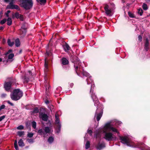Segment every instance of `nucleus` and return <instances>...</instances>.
Instances as JSON below:
<instances>
[{"label":"nucleus","instance_id":"52","mask_svg":"<svg viewBox=\"0 0 150 150\" xmlns=\"http://www.w3.org/2000/svg\"><path fill=\"white\" fill-rule=\"evenodd\" d=\"M7 95L6 93H2L1 95V97L2 98H5L6 97Z\"/></svg>","mask_w":150,"mask_h":150},{"label":"nucleus","instance_id":"44","mask_svg":"<svg viewBox=\"0 0 150 150\" xmlns=\"http://www.w3.org/2000/svg\"><path fill=\"white\" fill-rule=\"evenodd\" d=\"M110 129L113 132H115L116 133L118 132L117 129L112 126L110 128Z\"/></svg>","mask_w":150,"mask_h":150},{"label":"nucleus","instance_id":"38","mask_svg":"<svg viewBox=\"0 0 150 150\" xmlns=\"http://www.w3.org/2000/svg\"><path fill=\"white\" fill-rule=\"evenodd\" d=\"M23 79L24 80V83H27L28 82L29 80V79L25 76H24L23 77Z\"/></svg>","mask_w":150,"mask_h":150},{"label":"nucleus","instance_id":"9","mask_svg":"<svg viewBox=\"0 0 150 150\" xmlns=\"http://www.w3.org/2000/svg\"><path fill=\"white\" fill-rule=\"evenodd\" d=\"M11 84L12 83L11 82H5L4 87L6 91H9L11 90Z\"/></svg>","mask_w":150,"mask_h":150},{"label":"nucleus","instance_id":"40","mask_svg":"<svg viewBox=\"0 0 150 150\" xmlns=\"http://www.w3.org/2000/svg\"><path fill=\"white\" fill-rule=\"evenodd\" d=\"M144 46H149V40L148 38H146L145 39Z\"/></svg>","mask_w":150,"mask_h":150},{"label":"nucleus","instance_id":"64","mask_svg":"<svg viewBox=\"0 0 150 150\" xmlns=\"http://www.w3.org/2000/svg\"><path fill=\"white\" fill-rule=\"evenodd\" d=\"M12 18H15V14H12Z\"/></svg>","mask_w":150,"mask_h":150},{"label":"nucleus","instance_id":"60","mask_svg":"<svg viewBox=\"0 0 150 150\" xmlns=\"http://www.w3.org/2000/svg\"><path fill=\"white\" fill-rule=\"evenodd\" d=\"M45 103L46 104H48L49 103V101L48 100H46L45 101Z\"/></svg>","mask_w":150,"mask_h":150},{"label":"nucleus","instance_id":"35","mask_svg":"<svg viewBox=\"0 0 150 150\" xmlns=\"http://www.w3.org/2000/svg\"><path fill=\"white\" fill-rule=\"evenodd\" d=\"M55 123L56 124H59V120L58 115H57L56 114L55 115Z\"/></svg>","mask_w":150,"mask_h":150},{"label":"nucleus","instance_id":"53","mask_svg":"<svg viewBox=\"0 0 150 150\" xmlns=\"http://www.w3.org/2000/svg\"><path fill=\"white\" fill-rule=\"evenodd\" d=\"M46 55L48 56H50L51 55H52V54L50 52L46 51Z\"/></svg>","mask_w":150,"mask_h":150},{"label":"nucleus","instance_id":"15","mask_svg":"<svg viewBox=\"0 0 150 150\" xmlns=\"http://www.w3.org/2000/svg\"><path fill=\"white\" fill-rule=\"evenodd\" d=\"M62 63L63 65L68 64L69 63L68 60L65 58H62L61 59Z\"/></svg>","mask_w":150,"mask_h":150},{"label":"nucleus","instance_id":"3","mask_svg":"<svg viewBox=\"0 0 150 150\" xmlns=\"http://www.w3.org/2000/svg\"><path fill=\"white\" fill-rule=\"evenodd\" d=\"M21 6L26 10L31 9L33 5L32 0H19Z\"/></svg>","mask_w":150,"mask_h":150},{"label":"nucleus","instance_id":"13","mask_svg":"<svg viewBox=\"0 0 150 150\" xmlns=\"http://www.w3.org/2000/svg\"><path fill=\"white\" fill-rule=\"evenodd\" d=\"M108 8L109 6L107 4H106L104 7L105 13L107 15H109L110 16H112L111 14V11Z\"/></svg>","mask_w":150,"mask_h":150},{"label":"nucleus","instance_id":"41","mask_svg":"<svg viewBox=\"0 0 150 150\" xmlns=\"http://www.w3.org/2000/svg\"><path fill=\"white\" fill-rule=\"evenodd\" d=\"M90 146V142L89 141H87L86 144L85 148L86 149H88Z\"/></svg>","mask_w":150,"mask_h":150},{"label":"nucleus","instance_id":"43","mask_svg":"<svg viewBox=\"0 0 150 150\" xmlns=\"http://www.w3.org/2000/svg\"><path fill=\"white\" fill-rule=\"evenodd\" d=\"M21 28L23 30H26L27 29V28L26 26V24L25 23H23L22 25Z\"/></svg>","mask_w":150,"mask_h":150},{"label":"nucleus","instance_id":"47","mask_svg":"<svg viewBox=\"0 0 150 150\" xmlns=\"http://www.w3.org/2000/svg\"><path fill=\"white\" fill-rule=\"evenodd\" d=\"M33 135H34L33 133H32L29 132L28 133L27 135L28 137L31 138L33 137Z\"/></svg>","mask_w":150,"mask_h":150},{"label":"nucleus","instance_id":"6","mask_svg":"<svg viewBox=\"0 0 150 150\" xmlns=\"http://www.w3.org/2000/svg\"><path fill=\"white\" fill-rule=\"evenodd\" d=\"M120 142L123 144H126L127 146H131L130 141L128 137L127 136H120Z\"/></svg>","mask_w":150,"mask_h":150},{"label":"nucleus","instance_id":"17","mask_svg":"<svg viewBox=\"0 0 150 150\" xmlns=\"http://www.w3.org/2000/svg\"><path fill=\"white\" fill-rule=\"evenodd\" d=\"M63 47L64 50L66 52L69 50L70 49V47L69 45L66 43L63 45Z\"/></svg>","mask_w":150,"mask_h":150},{"label":"nucleus","instance_id":"54","mask_svg":"<svg viewBox=\"0 0 150 150\" xmlns=\"http://www.w3.org/2000/svg\"><path fill=\"white\" fill-rule=\"evenodd\" d=\"M149 46H144V49L147 52L149 49Z\"/></svg>","mask_w":150,"mask_h":150},{"label":"nucleus","instance_id":"27","mask_svg":"<svg viewBox=\"0 0 150 150\" xmlns=\"http://www.w3.org/2000/svg\"><path fill=\"white\" fill-rule=\"evenodd\" d=\"M112 127L110 123H106L104 127L106 129H110V128Z\"/></svg>","mask_w":150,"mask_h":150},{"label":"nucleus","instance_id":"11","mask_svg":"<svg viewBox=\"0 0 150 150\" xmlns=\"http://www.w3.org/2000/svg\"><path fill=\"white\" fill-rule=\"evenodd\" d=\"M15 16L16 19H19L21 21H23L24 20L23 16L20 14L18 12H16L15 13Z\"/></svg>","mask_w":150,"mask_h":150},{"label":"nucleus","instance_id":"61","mask_svg":"<svg viewBox=\"0 0 150 150\" xmlns=\"http://www.w3.org/2000/svg\"><path fill=\"white\" fill-rule=\"evenodd\" d=\"M12 50H11V49H10L8 51V53H11V52H12Z\"/></svg>","mask_w":150,"mask_h":150},{"label":"nucleus","instance_id":"29","mask_svg":"<svg viewBox=\"0 0 150 150\" xmlns=\"http://www.w3.org/2000/svg\"><path fill=\"white\" fill-rule=\"evenodd\" d=\"M45 132V134L49 133L50 132V129L49 127H45L44 129Z\"/></svg>","mask_w":150,"mask_h":150},{"label":"nucleus","instance_id":"5","mask_svg":"<svg viewBox=\"0 0 150 150\" xmlns=\"http://www.w3.org/2000/svg\"><path fill=\"white\" fill-rule=\"evenodd\" d=\"M104 138L108 141L115 140L116 139V137L115 136H113V134L110 132H106Z\"/></svg>","mask_w":150,"mask_h":150},{"label":"nucleus","instance_id":"62","mask_svg":"<svg viewBox=\"0 0 150 150\" xmlns=\"http://www.w3.org/2000/svg\"><path fill=\"white\" fill-rule=\"evenodd\" d=\"M5 42V40L4 38H3L2 40V43L3 44H4Z\"/></svg>","mask_w":150,"mask_h":150},{"label":"nucleus","instance_id":"39","mask_svg":"<svg viewBox=\"0 0 150 150\" xmlns=\"http://www.w3.org/2000/svg\"><path fill=\"white\" fill-rule=\"evenodd\" d=\"M17 133L20 137H21L24 135V131H18Z\"/></svg>","mask_w":150,"mask_h":150},{"label":"nucleus","instance_id":"55","mask_svg":"<svg viewBox=\"0 0 150 150\" xmlns=\"http://www.w3.org/2000/svg\"><path fill=\"white\" fill-rule=\"evenodd\" d=\"M11 12L10 10L8 11L6 13H5V15L7 17H9V13Z\"/></svg>","mask_w":150,"mask_h":150},{"label":"nucleus","instance_id":"1","mask_svg":"<svg viewBox=\"0 0 150 150\" xmlns=\"http://www.w3.org/2000/svg\"><path fill=\"white\" fill-rule=\"evenodd\" d=\"M71 62L74 64V70L78 76H79L81 72L82 67L81 63L79 61V59L76 55H71L70 57Z\"/></svg>","mask_w":150,"mask_h":150},{"label":"nucleus","instance_id":"19","mask_svg":"<svg viewBox=\"0 0 150 150\" xmlns=\"http://www.w3.org/2000/svg\"><path fill=\"white\" fill-rule=\"evenodd\" d=\"M26 33V30H23L21 29L19 30V33L22 36L24 37Z\"/></svg>","mask_w":150,"mask_h":150},{"label":"nucleus","instance_id":"28","mask_svg":"<svg viewBox=\"0 0 150 150\" xmlns=\"http://www.w3.org/2000/svg\"><path fill=\"white\" fill-rule=\"evenodd\" d=\"M48 62L45 59L44 66L45 67V70L46 71H48Z\"/></svg>","mask_w":150,"mask_h":150},{"label":"nucleus","instance_id":"45","mask_svg":"<svg viewBox=\"0 0 150 150\" xmlns=\"http://www.w3.org/2000/svg\"><path fill=\"white\" fill-rule=\"evenodd\" d=\"M32 126L35 129L36 126V123L35 122L33 121L32 122Z\"/></svg>","mask_w":150,"mask_h":150},{"label":"nucleus","instance_id":"24","mask_svg":"<svg viewBox=\"0 0 150 150\" xmlns=\"http://www.w3.org/2000/svg\"><path fill=\"white\" fill-rule=\"evenodd\" d=\"M61 128V125L60 124H57L56 125V129L57 133H59L60 131Z\"/></svg>","mask_w":150,"mask_h":150},{"label":"nucleus","instance_id":"56","mask_svg":"<svg viewBox=\"0 0 150 150\" xmlns=\"http://www.w3.org/2000/svg\"><path fill=\"white\" fill-rule=\"evenodd\" d=\"M5 106L4 105H2L0 107V111L3 109L5 108Z\"/></svg>","mask_w":150,"mask_h":150},{"label":"nucleus","instance_id":"22","mask_svg":"<svg viewBox=\"0 0 150 150\" xmlns=\"http://www.w3.org/2000/svg\"><path fill=\"white\" fill-rule=\"evenodd\" d=\"M7 21V24L8 25H11L12 23V20L11 18L10 17H8V19H6Z\"/></svg>","mask_w":150,"mask_h":150},{"label":"nucleus","instance_id":"18","mask_svg":"<svg viewBox=\"0 0 150 150\" xmlns=\"http://www.w3.org/2000/svg\"><path fill=\"white\" fill-rule=\"evenodd\" d=\"M18 144L20 147H22L25 146V144L22 139H20L18 142Z\"/></svg>","mask_w":150,"mask_h":150},{"label":"nucleus","instance_id":"20","mask_svg":"<svg viewBox=\"0 0 150 150\" xmlns=\"http://www.w3.org/2000/svg\"><path fill=\"white\" fill-rule=\"evenodd\" d=\"M36 1L41 5H44L47 2V0H36Z\"/></svg>","mask_w":150,"mask_h":150},{"label":"nucleus","instance_id":"10","mask_svg":"<svg viewBox=\"0 0 150 150\" xmlns=\"http://www.w3.org/2000/svg\"><path fill=\"white\" fill-rule=\"evenodd\" d=\"M105 147V143H100V141L96 146V148L99 150H100Z\"/></svg>","mask_w":150,"mask_h":150},{"label":"nucleus","instance_id":"59","mask_svg":"<svg viewBox=\"0 0 150 150\" xmlns=\"http://www.w3.org/2000/svg\"><path fill=\"white\" fill-rule=\"evenodd\" d=\"M5 117V115H3L0 117V122L3 119H4Z\"/></svg>","mask_w":150,"mask_h":150},{"label":"nucleus","instance_id":"12","mask_svg":"<svg viewBox=\"0 0 150 150\" xmlns=\"http://www.w3.org/2000/svg\"><path fill=\"white\" fill-rule=\"evenodd\" d=\"M40 117L43 121H47L48 120V117L45 113L42 112L40 114Z\"/></svg>","mask_w":150,"mask_h":150},{"label":"nucleus","instance_id":"58","mask_svg":"<svg viewBox=\"0 0 150 150\" xmlns=\"http://www.w3.org/2000/svg\"><path fill=\"white\" fill-rule=\"evenodd\" d=\"M6 102L7 103H8V104L12 106H13L14 105V104L13 103L11 102L9 100H7L6 101Z\"/></svg>","mask_w":150,"mask_h":150},{"label":"nucleus","instance_id":"37","mask_svg":"<svg viewBox=\"0 0 150 150\" xmlns=\"http://www.w3.org/2000/svg\"><path fill=\"white\" fill-rule=\"evenodd\" d=\"M14 147L16 150H19L18 148V146L17 145V140H16L15 141L14 143Z\"/></svg>","mask_w":150,"mask_h":150},{"label":"nucleus","instance_id":"42","mask_svg":"<svg viewBox=\"0 0 150 150\" xmlns=\"http://www.w3.org/2000/svg\"><path fill=\"white\" fill-rule=\"evenodd\" d=\"M138 13L139 14L140 16L142 15L143 13V11L141 8H139L138 9Z\"/></svg>","mask_w":150,"mask_h":150},{"label":"nucleus","instance_id":"50","mask_svg":"<svg viewBox=\"0 0 150 150\" xmlns=\"http://www.w3.org/2000/svg\"><path fill=\"white\" fill-rule=\"evenodd\" d=\"M6 21V18H4L3 20L1 21L0 23L1 25H3L5 23Z\"/></svg>","mask_w":150,"mask_h":150},{"label":"nucleus","instance_id":"63","mask_svg":"<svg viewBox=\"0 0 150 150\" xmlns=\"http://www.w3.org/2000/svg\"><path fill=\"white\" fill-rule=\"evenodd\" d=\"M4 29V27L2 26H0V30H3Z\"/></svg>","mask_w":150,"mask_h":150},{"label":"nucleus","instance_id":"23","mask_svg":"<svg viewBox=\"0 0 150 150\" xmlns=\"http://www.w3.org/2000/svg\"><path fill=\"white\" fill-rule=\"evenodd\" d=\"M16 0H4V1L6 3H8L9 2H10L9 3V5H10L14 4Z\"/></svg>","mask_w":150,"mask_h":150},{"label":"nucleus","instance_id":"34","mask_svg":"<svg viewBox=\"0 0 150 150\" xmlns=\"http://www.w3.org/2000/svg\"><path fill=\"white\" fill-rule=\"evenodd\" d=\"M142 7L143 9L145 11L146 10L148 9V7L147 5L144 3H143Z\"/></svg>","mask_w":150,"mask_h":150},{"label":"nucleus","instance_id":"32","mask_svg":"<svg viewBox=\"0 0 150 150\" xmlns=\"http://www.w3.org/2000/svg\"><path fill=\"white\" fill-rule=\"evenodd\" d=\"M39 112V110L38 107L35 108L32 111V113H37Z\"/></svg>","mask_w":150,"mask_h":150},{"label":"nucleus","instance_id":"7","mask_svg":"<svg viewBox=\"0 0 150 150\" xmlns=\"http://www.w3.org/2000/svg\"><path fill=\"white\" fill-rule=\"evenodd\" d=\"M6 8L7 9H15L18 11L20 10V7L18 5L14 4L7 5L6 7Z\"/></svg>","mask_w":150,"mask_h":150},{"label":"nucleus","instance_id":"14","mask_svg":"<svg viewBox=\"0 0 150 150\" xmlns=\"http://www.w3.org/2000/svg\"><path fill=\"white\" fill-rule=\"evenodd\" d=\"M139 148L141 149L142 150H150V148L146 147L145 145L143 143H141L139 145Z\"/></svg>","mask_w":150,"mask_h":150},{"label":"nucleus","instance_id":"16","mask_svg":"<svg viewBox=\"0 0 150 150\" xmlns=\"http://www.w3.org/2000/svg\"><path fill=\"white\" fill-rule=\"evenodd\" d=\"M14 56V54L13 53L10 54L8 56V59L6 60V62H8V61H10V62H12V60H10L9 59H11L13 58Z\"/></svg>","mask_w":150,"mask_h":150},{"label":"nucleus","instance_id":"33","mask_svg":"<svg viewBox=\"0 0 150 150\" xmlns=\"http://www.w3.org/2000/svg\"><path fill=\"white\" fill-rule=\"evenodd\" d=\"M48 142L50 143H52L54 141V138L52 137H50L48 139Z\"/></svg>","mask_w":150,"mask_h":150},{"label":"nucleus","instance_id":"21","mask_svg":"<svg viewBox=\"0 0 150 150\" xmlns=\"http://www.w3.org/2000/svg\"><path fill=\"white\" fill-rule=\"evenodd\" d=\"M83 67H82V68L81 70H83V71L82 73V74L83 76H85L87 78H88L89 76H90V74L88 73L87 72L84 71V70L82 69Z\"/></svg>","mask_w":150,"mask_h":150},{"label":"nucleus","instance_id":"26","mask_svg":"<svg viewBox=\"0 0 150 150\" xmlns=\"http://www.w3.org/2000/svg\"><path fill=\"white\" fill-rule=\"evenodd\" d=\"M15 45L16 47H18L20 45V41L19 38L16 39L15 41Z\"/></svg>","mask_w":150,"mask_h":150},{"label":"nucleus","instance_id":"48","mask_svg":"<svg viewBox=\"0 0 150 150\" xmlns=\"http://www.w3.org/2000/svg\"><path fill=\"white\" fill-rule=\"evenodd\" d=\"M17 129L18 130H22L24 129V127L22 125H20L18 127Z\"/></svg>","mask_w":150,"mask_h":150},{"label":"nucleus","instance_id":"2","mask_svg":"<svg viewBox=\"0 0 150 150\" xmlns=\"http://www.w3.org/2000/svg\"><path fill=\"white\" fill-rule=\"evenodd\" d=\"M23 96V91L19 88L14 89L11 94V99L15 101L20 99Z\"/></svg>","mask_w":150,"mask_h":150},{"label":"nucleus","instance_id":"49","mask_svg":"<svg viewBox=\"0 0 150 150\" xmlns=\"http://www.w3.org/2000/svg\"><path fill=\"white\" fill-rule=\"evenodd\" d=\"M128 15L131 18H133L134 17V15L130 12H128Z\"/></svg>","mask_w":150,"mask_h":150},{"label":"nucleus","instance_id":"51","mask_svg":"<svg viewBox=\"0 0 150 150\" xmlns=\"http://www.w3.org/2000/svg\"><path fill=\"white\" fill-rule=\"evenodd\" d=\"M87 132L91 136H92L93 132L91 130H88Z\"/></svg>","mask_w":150,"mask_h":150},{"label":"nucleus","instance_id":"36","mask_svg":"<svg viewBox=\"0 0 150 150\" xmlns=\"http://www.w3.org/2000/svg\"><path fill=\"white\" fill-rule=\"evenodd\" d=\"M95 136L96 137V138H100L101 136L100 134V133L98 132H95Z\"/></svg>","mask_w":150,"mask_h":150},{"label":"nucleus","instance_id":"25","mask_svg":"<svg viewBox=\"0 0 150 150\" xmlns=\"http://www.w3.org/2000/svg\"><path fill=\"white\" fill-rule=\"evenodd\" d=\"M86 81L87 82V84H90L93 81L91 79V76H90L86 79Z\"/></svg>","mask_w":150,"mask_h":150},{"label":"nucleus","instance_id":"31","mask_svg":"<svg viewBox=\"0 0 150 150\" xmlns=\"http://www.w3.org/2000/svg\"><path fill=\"white\" fill-rule=\"evenodd\" d=\"M38 133L40 135H42L43 134L44 135V136H45V135L46 134H45V133L43 131L42 129H39L38 131Z\"/></svg>","mask_w":150,"mask_h":150},{"label":"nucleus","instance_id":"57","mask_svg":"<svg viewBox=\"0 0 150 150\" xmlns=\"http://www.w3.org/2000/svg\"><path fill=\"white\" fill-rule=\"evenodd\" d=\"M142 37L141 35H139L138 37V40L140 42H141L142 40Z\"/></svg>","mask_w":150,"mask_h":150},{"label":"nucleus","instance_id":"46","mask_svg":"<svg viewBox=\"0 0 150 150\" xmlns=\"http://www.w3.org/2000/svg\"><path fill=\"white\" fill-rule=\"evenodd\" d=\"M27 141L29 143H33L34 142V140L32 139H27Z\"/></svg>","mask_w":150,"mask_h":150},{"label":"nucleus","instance_id":"8","mask_svg":"<svg viewBox=\"0 0 150 150\" xmlns=\"http://www.w3.org/2000/svg\"><path fill=\"white\" fill-rule=\"evenodd\" d=\"M91 97L93 99V101L94 103V105L95 106H99L98 100L96 96L95 95L94 93H93V92L91 94Z\"/></svg>","mask_w":150,"mask_h":150},{"label":"nucleus","instance_id":"4","mask_svg":"<svg viewBox=\"0 0 150 150\" xmlns=\"http://www.w3.org/2000/svg\"><path fill=\"white\" fill-rule=\"evenodd\" d=\"M99 106H97L96 107L97 109L95 112L94 117V118H96V119L98 122L102 117L103 113V110L102 108L99 107Z\"/></svg>","mask_w":150,"mask_h":150},{"label":"nucleus","instance_id":"30","mask_svg":"<svg viewBox=\"0 0 150 150\" xmlns=\"http://www.w3.org/2000/svg\"><path fill=\"white\" fill-rule=\"evenodd\" d=\"M7 43L8 44V45L10 47L12 46L14 44V42H11V40L10 39H8L7 41Z\"/></svg>","mask_w":150,"mask_h":150}]
</instances>
